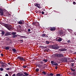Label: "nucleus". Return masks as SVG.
Instances as JSON below:
<instances>
[{"instance_id": "f257e3e1", "label": "nucleus", "mask_w": 76, "mask_h": 76, "mask_svg": "<svg viewBox=\"0 0 76 76\" xmlns=\"http://www.w3.org/2000/svg\"><path fill=\"white\" fill-rule=\"evenodd\" d=\"M50 48H52V49H53L54 50H58V48H60L58 46L57 44H56L53 45H50Z\"/></svg>"}, {"instance_id": "f03ea898", "label": "nucleus", "mask_w": 76, "mask_h": 76, "mask_svg": "<svg viewBox=\"0 0 76 76\" xmlns=\"http://www.w3.org/2000/svg\"><path fill=\"white\" fill-rule=\"evenodd\" d=\"M4 26L9 31H10L12 29V25L10 24H7L4 25Z\"/></svg>"}, {"instance_id": "7ed1b4c3", "label": "nucleus", "mask_w": 76, "mask_h": 76, "mask_svg": "<svg viewBox=\"0 0 76 76\" xmlns=\"http://www.w3.org/2000/svg\"><path fill=\"white\" fill-rule=\"evenodd\" d=\"M55 56L58 57V58H61V57H64V56L63 54H62L58 53V54H55Z\"/></svg>"}, {"instance_id": "20e7f679", "label": "nucleus", "mask_w": 76, "mask_h": 76, "mask_svg": "<svg viewBox=\"0 0 76 76\" xmlns=\"http://www.w3.org/2000/svg\"><path fill=\"white\" fill-rule=\"evenodd\" d=\"M18 59H19L20 61H25V58H23V57L22 56H18L17 57Z\"/></svg>"}, {"instance_id": "39448f33", "label": "nucleus", "mask_w": 76, "mask_h": 76, "mask_svg": "<svg viewBox=\"0 0 76 76\" xmlns=\"http://www.w3.org/2000/svg\"><path fill=\"white\" fill-rule=\"evenodd\" d=\"M61 60L63 62L67 63V58H61Z\"/></svg>"}, {"instance_id": "423d86ee", "label": "nucleus", "mask_w": 76, "mask_h": 76, "mask_svg": "<svg viewBox=\"0 0 76 76\" xmlns=\"http://www.w3.org/2000/svg\"><path fill=\"white\" fill-rule=\"evenodd\" d=\"M3 10L1 8H0V14L1 16H3L4 12H3Z\"/></svg>"}, {"instance_id": "0eeeda50", "label": "nucleus", "mask_w": 76, "mask_h": 76, "mask_svg": "<svg viewBox=\"0 0 76 76\" xmlns=\"http://www.w3.org/2000/svg\"><path fill=\"white\" fill-rule=\"evenodd\" d=\"M59 34L60 35H62V36H64L65 35V33L63 32V31H61L59 33Z\"/></svg>"}, {"instance_id": "6e6552de", "label": "nucleus", "mask_w": 76, "mask_h": 76, "mask_svg": "<svg viewBox=\"0 0 76 76\" xmlns=\"http://www.w3.org/2000/svg\"><path fill=\"white\" fill-rule=\"evenodd\" d=\"M56 28L55 27H50V30L51 31H55L56 30Z\"/></svg>"}, {"instance_id": "1a4fd4ad", "label": "nucleus", "mask_w": 76, "mask_h": 76, "mask_svg": "<svg viewBox=\"0 0 76 76\" xmlns=\"http://www.w3.org/2000/svg\"><path fill=\"white\" fill-rule=\"evenodd\" d=\"M34 6H37V7H38V8H39V9H41V7L39 4L36 3L34 4Z\"/></svg>"}, {"instance_id": "9d476101", "label": "nucleus", "mask_w": 76, "mask_h": 76, "mask_svg": "<svg viewBox=\"0 0 76 76\" xmlns=\"http://www.w3.org/2000/svg\"><path fill=\"white\" fill-rule=\"evenodd\" d=\"M59 51H67V50L65 48H61L59 49Z\"/></svg>"}, {"instance_id": "9b49d317", "label": "nucleus", "mask_w": 76, "mask_h": 76, "mask_svg": "<svg viewBox=\"0 0 76 76\" xmlns=\"http://www.w3.org/2000/svg\"><path fill=\"white\" fill-rule=\"evenodd\" d=\"M56 40L58 42H61L62 41V39L61 37H58V38L56 39Z\"/></svg>"}, {"instance_id": "f8f14e48", "label": "nucleus", "mask_w": 76, "mask_h": 76, "mask_svg": "<svg viewBox=\"0 0 76 76\" xmlns=\"http://www.w3.org/2000/svg\"><path fill=\"white\" fill-rule=\"evenodd\" d=\"M24 75H23V76H29V74L26 73V72H23Z\"/></svg>"}, {"instance_id": "ddd939ff", "label": "nucleus", "mask_w": 76, "mask_h": 76, "mask_svg": "<svg viewBox=\"0 0 76 76\" xmlns=\"http://www.w3.org/2000/svg\"><path fill=\"white\" fill-rule=\"evenodd\" d=\"M11 34L9 32H6L5 33V35L6 36H9V35H10Z\"/></svg>"}, {"instance_id": "4468645a", "label": "nucleus", "mask_w": 76, "mask_h": 76, "mask_svg": "<svg viewBox=\"0 0 76 76\" xmlns=\"http://www.w3.org/2000/svg\"><path fill=\"white\" fill-rule=\"evenodd\" d=\"M52 65H55V66H58V64H57V63L56 62H54L53 64H52Z\"/></svg>"}, {"instance_id": "2eb2a0df", "label": "nucleus", "mask_w": 76, "mask_h": 76, "mask_svg": "<svg viewBox=\"0 0 76 76\" xmlns=\"http://www.w3.org/2000/svg\"><path fill=\"white\" fill-rule=\"evenodd\" d=\"M1 34L2 35H4V34H5V32H4V31L3 30H1Z\"/></svg>"}, {"instance_id": "dca6fc26", "label": "nucleus", "mask_w": 76, "mask_h": 76, "mask_svg": "<svg viewBox=\"0 0 76 76\" xmlns=\"http://www.w3.org/2000/svg\"><path fill=\"white\" fill-rule=\"evenodd\" d=\"M18 24H19L20 25H22V24H23L22 23V21H19L18 22Z\"/></svg>"}, {"instance_id": "f3484780", "label": "nucleus", "mask_w": 76, "mask_h": 76, "mask_svg": "<svg viewBox=\"0 0 76 76\" xmlns=\"http://www.w3.org/2000/svg\"><path fill=\"white\" fill-rule=\"evenodd\" d=\"M16 76H21V74L20 73H18L16 75Z\"/></svg>"}, {"instance_id": "a211bd4d", "label": "nucleus", "mask_w": 76, "mask_h": 76, "mask_svg": "<svg viewBox=\"0 0 76 76\" xmlns=\"http://www.w3.org/2000/svg\"><path fill=\"white\" fill-rule=\"evenodd\" d=\"M48 46H43V49H45V48L47 49L48 48Z\"/></svg>"}, {"instance_id": "6ab92c4d", "label": "nucleus", "mask_w": 76, "mask_h": 76, "mask_svg": "<svg viewBox=\"0 0 76 76\" xmlns=\"http://www.w3.org/2000/svg\"><path fill=\"white\" fill-rule=\"evenodd\" d=\"M42 66V65L41 64L39 65L38 66V67H39L40 68H41Z\"/></svg>"}, {"instance_id": "aec40b11", "label": "nucleus", "mask_w": 76, "mask_h": 76, "mask_svg": "<svg viewBox=\"0 0 76 76\" xmlns=\"http://www.w3.org/2000/svg\"><path fill=\"white\" fill-rule=\"evenodd\" d=\"M5 50H9V47L8 46H7L5 48Z\"/></svg>"}, {"instance_id": "412c9836", "label": "nucleus", "mask_w": 76, "mask_h": 76, "mask_svg": "<svg viewBox=\"0 0 76 76\" xmlns=\"http://www.w3.org/2000/svg\"><path fill=\"white\" fill-rule=\"evenodd\" d=\"M39 63H40V64H44V61H40L39 62Z\"/></svg>"}, {"instance_id": "4be33fe9", "label": "nucleus", "mask_w": 76, "mask_h": 76, "mask_svg": "<svg viewBox=\"0 0 76 76\" xmlns=\"http://www.w3.org/2000/svg\"><path fill=\"white\" fill-rule=\"evenodd\" d=\"M11 34L12 35H15V34H16V32H12Z\"/></svg>"}, {"instance_id": "5701e85b", "label": "nucleus", "mask_w": 76, "mask_h": 76, "mask_svg": "<svg viewBox=\"0 0 76 76\" xmlns=\"http://www.w3.org/2000/svg\"><path fill=\"white\" fill-rule=\"evenodd\" d=\"M12 50L13 52H14V53H15L16 51V50L15 49H12Z\"/></svg>"}, {"instance_id": "b1692460", "label": "nucleus", "mask_w": 76, "mask_h": 76, "mask_svg": "<svg viewBox=\"0 0 76 76\" xmlns=\"http://www.w3.org/2000/svg\"><path fill=\"white\" fill-rule=\"evenodd\" d=\"M39 70V69L38 68H37L36 69V72H38V71Z\"/></svg>"}, {"instance_id": "393cba45", "label": "nucleus", "mask_w": 76, "mask_h": 76, "mask_svg": "<svg viewBox=\"0 0 76 76\" xmlns=\"http://www.w3.org/2000/svg\"><path fill=\"white\" fill-rule=\"evenodd\" d=\"M46 44H50V42L48 41H46Z\"/></svg>"}, {"instance_id": "a878e982", "label": "nucleus", "mask_w": 76, "mask_h": 76, "mask_svg": "<svg viewBox=\"0 0 76 76\" xmlns=\"http://www.w3.org/2000/svg\"><path fill=\"white\" fill-rule=\"evenodd\" d=\"M17 37V35H13L12 36V37L13 38H15V37Z\"/></svg>"}, {"instance_id": "bb28decb", "label": "nucleus", "mask_w": 76, "mask_h": 76, "mask_svg": "<svg viewBox=\"0 0 76 76\" xmlns=\"http://www.w3.org/2000/svg\"><path fill=\"white\" fill-rule=\"evenodd\" d=\"M21 37H22V38H27V37L26 36H20Z\"/></svg>"}, {"instance_id": "cd10ccee", "label": "nucleus", "mask_w": 76, "mask_h": 76, "mask_svg": "<svg viewBox=\"0 0 76 76\" xmlns=\"http://www.w3.org/2000/svg\"><path fill=\"white\" fill-rule=\"evenodd\" d=\"M7 40L8 41H10V38H7Z\"/></svg>"}, {"instance_id": "c85d7f7f", "label": "nucleus", "mask_w": 76, "mask_h": 76, "mask_svg": "<svg viewBox=\"0 0 76 76\" xmlns=\"http://www.w3.org/2000/svg\"><path fill=\"white\" fill-rule=\"evenodd\" d=\"M45 35H46V34H42V37H45Z\"/></svg>"}, {"instance_id": "c756f323", "label": "nucleus", "mask_w": 76, "mask_h": 76, "mask_svg": "<svg viewBox=\"0 0 76 76\" xmlns=\"http://www.w3.org/2000/svg\"><path fill=\"white\" fill-rule=\"evenodd\" d=\"M27 67V66L26 65V66H23V67L24 68V69H26V67Z\"/></svg>"}, {"instance_id": "7c9ffc66", "label": "nucleus", "mask_w": 76, "mask_h": 76, "mask_svg": "<svg viewBox=\"0 0 76 76\" xmlns=\"http://www.w3.org/2000/svg\"><path fill=\"white\" fill-rule=\"evenodd\" d=\"M43 61H45V63L47 62V59H44L43 60Z\"/></svg>"}, {"instance_id": "2f4dec72", "label": "nucleus", "mask_w": 76, "mask_h": 76, "mask_svg": "<svg viewBox=\"0 0 76 76\" xmlns=\"http://www.w3.org/2000/svg\"><path fill=\"white\" fill-rule=\"evenodd\" d=\"M39 48H43L44 49V46H39Z\"/></svg>"}, {"instance_id": "473e14b6", "label": "nucleus", "mask_w": 76, "mask_h": 76, "mask_svg": "<svg viewBox=\"0 0 76 76\" xmlns=\"http://www.w3.org/2000/svg\"><path fill=\"white\" fill-rule=\"evenodd\" d=\"M20 21H21V22H22V23L23 24H24V23H25V22L24 21H23V20H20Z\"/></svg>"}, {"instance_id": "72a5a7b5", "label": "nucleus", "mask_w": 76, "mask_h": 76, "mask_svg": "<svg viewBox=\"0 0 76 76\" xmlns=\"http://www.w3.org/2000/svg\"><path fill=\"white\" fill-rule=\"evenodd\" d=\"M42 73L43 74H44V75H46V73L45 72H44V71H43V72H42Z\"/></svg>"}, {"instance_id": "f704fd0d", "label": "nucleus", "mask_w": 76, "mask_h": 76, "mask_svg": "<svg viewBox=\"0 0 76 76\" xmlns=\"http://www.w3.org/2000/svg\"><path fill=\"white\" fill-rule=\"evenodd\" d=\"M4 70V69H3L2 68H0V71H3Z\"/></svg>"}, {"instance_id": "c9c22d12", "label": "nucleus", "mask_w": 76, "mask_h": 76, "mask_svg": "<svg viewBox=\"0 0 76 76\" xmlns=\"http://www.w3.org/2000/svg\"><path fill=\"white\" fill-rule=\"evenodd\" d=\"M50 74V75L51 76H55V75H53V74L52 73H51Z\"/></svg>"}, {"instance_id": "e433bc0d", "label": "nucleus", "mask_w": 76, "mask_h": 76, "mask_svg": "<svg viewBox=\"0 0 76 76\" xmlns=\"http://www.w3.org/2000/svg\"><path fill=\"white\" fill-rule=\"evenodd\" d=\"M61 75L60 74H57L56 75V76H61Z\"/></svg>"}, {"instance_id": "4c0bfd02", "label": "nucleus", "mask_w": 76, "mask_h": 76, "mask_svg": "<svg viewBox=\"0 0 76 76\" xmlns=\"http://www.w3.org/2000/svg\"><path fill=\"white\" fill-rule=\"evenodd\" d=\"M71 70L72 71H73V72H75V70L73 69H72V68H71Z\"/></svg>"}, {"instance_id": "58836bf2", "label": "nucleus", "mask_w": 76, "mask_h": 76, "mask_svg": "<svg viewBox=\"0 0 76 76\" xmlns=\"http://www.w3.org/2000/svg\"><path fill=\"white\" fill-rule=\"evenodd\" d=\"M51 63L52 64H53L54 63V61H51Z\"/></svg>"}, {"instance_id": "ea45409f", "label": "nucleus", "mask_w": 76, "mask_h": 76, "mask_svg": "<svg viewBox=\"0 0 76 76\" xmlns=\"http://www.w3.org/2000/svg\"><path fill=\"white\" fill-rule=\"evenodd\" d=\"M71 66H74V63H71Z\"/></svg>"}, {"instance_id": "a19ab883", "label": "nucleus", "mask_w": 76, "mask_h": 76, "mask_svg": "<svg viewBox=\"0 0 76 76\" xmlns=\"http://www.w3.org/2000/svg\"><path fill=\"white\" fill-rule=\"evenodd\" d=\"M46 50L47 51V52H48V51H49V50H50V49H46Z\"/></svg>"}, {"instance_id": "79ce46f5", "label": "nucleus", "mask_w": 76, "mask_h": 76, "mask_svg": "<svg viewBox=\"0 0 76 76\" xmlns=\"http://www.w3.org/2000/svg\"><path fill=\"white\" fill-rule=\"evenodd\" d=\"M20 42H23V40H20Z\"/></svg>"}, {"instance_id": "37998d69", "label": "nucleus", "mask_w": 76, "mask_h": 76, "mask_svg": "<svg viewBox=\"0 0 76 76\" xmlns=\"http://www.w3.org/2000/svg\"><path fill=\"white\" fill-rule=\"evenodd\" d=\"M4 64H2L1 65V67H4Z\"/></svg>"}, {"instance_id": "c03bdc74", "label": "nucleus", "mask_w": 76, "mask_h": 76, "mask_svg": "<svg viewBox=\"0 0 76 76\" xmlns=\"http://www.w3.org/2000/svg\"><path fill=\"white\" fill-rule=\"evenodd\" d=\"M67 42H68V43H69V42H70V40H68L67 41Z\"/></svg>"}, {"instance_id": "a18cd8bd", "label": "nucleus", "mask_w": 76, "mask_h": 76, "mask_svg": "<svg viewBox=\"0 0 76 76\" xmlns=\"http://www.w3.org/2000/svg\"><path fill=\"white\" fill-rule=\"evenodd\" d=\"M9 70H10V68H7L6 69V70H7V71Z\"/></svg>"}, {"instance_id": "49530a36", "label": "nucleus", "mask_w": 76, "mask_h": 76, "mask_svg": "<svg viewBox=\"0 0 76 76\" xmlns=\"http://www.w3.org/2000/svg\"><path fill=\"white\" fill-rule=\"evenodd\" d=\"M73 4L75 5L76 4V2H73Z\"/></svg>"}, {"instance_id": "de8ad7c7", "label": "nucleus", "mask_w": 76, "mask_h": 76, "mask_svg": "<svg viewBox=\"0 0 76 76\" xmlns=\"http://www.w3.org/2000/svg\"><path fill=\"white\" fill-rule=\"evenodd\" d=\"M1 56H2V57H3V56H4V54H1Z\"/></svg>"}, {"instance_id": "09e8293b", "label": "nucleus", "mask_w": 76, "mask_h": 76, "mask_svg": "<svg viewBox=\"0 0 76 76\" xmlns=\"http://www.w3.org/2000/svg\"><path fill=\"white\" fill-rule=\"evenodd\" d=\"M42 15H44V12L43 11H42Z\"/></svg>"}, {"instance_id": "8fccbe9b", "label": "nucleus", "mask_w": 76, "mask_h": 76, "mask_svg": "<svg viewBox=\"0 0 76 76\" xmlns=\"http://www.w3.org/2000/svg\"><path fill=\"white\" fill-rule=\"evenodd\" d=\"M28 32H30V31H31V29H28Z\"/></svg>"}, {"instance_id": "3c124183", "label": "nucleus", "mask_w": 76, "mask_h": 76, "mask_svg": "<svg viewBox=\"0 0 76 76\" xmlns=\"http://www.w3.org/2000/svg\"><path fill=\"white\" fill-rule=\"evenodd\" d=\"M16 75V74H13V75H12V76H15Z\"/></svg>"}, {"instance_id": "603ef678", "label": "nucleus", "mask_w": 76, "mask_h": 76, "mask_svg": "<svg viewBox=\"0 0 76 76\" xmlns=\"http://www.w3.org/2000/svg\"><path fill=\"white\" fill-rule=\"evenodd\" d=\"M55 69H57V66H56L55 67Z\"/></svg>"}, {"instance_id": "864d4df0", "label": "nucleus", "mask_w": 76, "mask_h": 76, "mask_svg": "<svg viewBox=\"0 0 76 76\" xmlns=\"http://www.w3.org/2000/svg\"><path fill=\"white\" fill-rule=\"evenodd\" d=\"M10 45V43H7V45Z\"/></svg>"}, {"instance_id": "5fc2aeb1", "label": "nucleus", "mask_w": 76, "mask_h": 76, "mask_svg": "<svg viewBox=\"0 0 76 76\" xmlns=\"http://www.w3.org/2000/svg\"><path fill=\"white\" fill-rule=\"evenodd\" d=\"M5 76H9V75H8L7 74H6L5 75Z\"/></svg>"}, {"instance_id": "6e6d98bb", "label": "nucleus", "mask_w": 76, "mask_h": 76, "mask_svg": "<svg viewBox=\"0 0 76 76\" xmlns=\"http://www.w3.org/2000/svg\"><path fill=\"white\" fill-rule=\"evenodd\" d=\"M68 31H69V32H70V31H72V30H70V29H68Z\"/></svg>"}, {"instance_id": "4d7b16f0", "label": "nucleus", "mask_w": 76, "mask_h": 76, "mask_svg": "<svg viewBox=\"0 0 76 76\" xmlns=\"http://www.w3.org/2000/svg\"><path fill=\"white\" fill-rule=\"evenodd\" d=\"M26 25H27V26H28V25H29V24H28V23H26Z\"/></svg>"}, {"instance_id": "13d9d810", "label": "nucleus", "mask_w": 76, "mask_h": 76, "mask_svg": "<svg viewBox=\"0 0 76 76\" xmlns=\"http://www.w3.org/2000/svg\"><path fill=\"white\" fill-rule=\"evenodd\" d=\"M1 64H4V62H2L1 63Z\"/></svg>"}, {"instance_id": "bf43d9fd", "label": "nucleus", "mask_w": 76, "mask_h": 76, "mask_svg": "<svg viewBox=\"0 0 76 76\" xmlns=\"http://www.w3.org/2000/svg\"><path fill=\"white\" fill-rule=\"evenodd\" d=\"M48 76H50V74H48Z\"/></svg>"}, {"instance_id": "052dcab7", "label": "nucleus", "mask_w": 76, "mask_h": 76, "mask_svg": "<svg viewBox=\"0 0 76 76\" xmlns=\"http://www.w3.org/2000/svg\"><path fill=\"white\" fill-rule=\"evenodd\" d=\"M22 75H23V74H21V76H22Z\"/></svg>"}, {"instance_id": "680f3d73", "label": "nucleus", "mask_w": 76, "mask_h": 76, "mask_svg": "<svg viewBox=\"0 0 76 76\" xmlns=\"http://www.w3.org/2000/svg\"><path fill=\"white\" fill-rule=\"evenodd\" d=\"M74 54H76V52L74 53Z\"/></svg>"}, {"instance_id": "e2e57ef3", "label": "nucleus", "mask_w": 76, "mask_h": 76, "mask_svg": "<svg viewBox=\"0 0 76 76\" xmlns=\"http://www.w3.org/2000/svg\"><path fill=\"white\" fill-rule=\"evenodd\" d=\"M10 64L9 63H8V64L10 65Z\"/></svg>"}, {"instance_id": "0e129e2a", "label": "nucleus", "mask_w": 76, "mask_h": 76, "mask_svg": "<svg viewBox=\"0 0 76 76\" xmlns=\"http://www.w3.org/2000/svg\"><path fill=\"white\" fill-rule=\"evenodd\" d=\"M10 44H12V42H10L9 43Z\"/></svg>"}, {"instance_id": "69168bd1", "label": "nucleus", "mask_w": 76, "mask_h": 76, "mask_svg": "<svg viewBox=\"0 0 76 76\" xmlns=\"http://www.w3.org/2000/svg\"><path fill=\"white\" fill-rule=\"evenodd\" d=\"M46 37H48V36L47 35H46Z\"/></svg>"}, {"instance_id": "338daca9", "label": "nucleus", "mask_w": 76, "mask_h": 76, "mask_svg": "<svg viewBox=\"0 0 76 76\" xmlns=\"http://www.w3.org/2000/svg\"><path fill=\"white\" fill-rule=\"evenodd\" d=\"M69 59H70V58H69V59H68V60H69Z\"/></svg>"}, {"instance_id": "774afa93", "label": "nucleus", "mask_w": 76, "mask_h": 76, "mask_svg": "<svg viewBox=\"0 0 76 76\" xmlns=\"http://www.w3.org/2000/svg\"><path fill=\"white\" fill-rule=\"evenodd\" d=\"M40 13H41V12H40Z\"/></svg>"}]
</instances>
